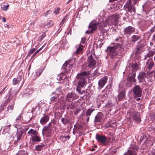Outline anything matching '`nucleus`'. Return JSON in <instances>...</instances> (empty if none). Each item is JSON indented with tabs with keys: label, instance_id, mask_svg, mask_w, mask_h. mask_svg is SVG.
<instances>
[{
	"label": "nucleus",
	"instance_id": "4d7b16f0",
	"mask_svg": "<svg viewBox=\"0 0 155 155\" xmlns=\"http://www.w3.org/2000/svg\"><path fill=\"white\" fill-rule=\"evenodd\" d=\"M60 10V8L59 7L57 9L55 10L54 12L56 14H59Z\"/></svg>",
	"mask_w": 155,
	"mask_h": 155
},
{
	"label": "nucleus",
	"instance_id": "2f4dec72",
	"mask_svg": "<svg viewBox=\"0 0 155 155\" xmlns=\"http://www.w3.org/2000/svg\"><path fill=\"white\" fill-rule=\"evenodd\" d=\"M44 70V68H40L36 70L35 73L36 77H38L41 74Z\"/></svg>",
	"mask_w": 155,
	"mask_h": 155
},
{
	"label": "nucleus",
	"instance_id": "6ab92c4d",
	"mask_svg": "<svg viewBox=\"0 0 155 155\" xmlns=\"http://www.w3.org/2000/svg\"><path fill=\"white\" fill-rule=\"evenodd\" d=\"M126 90L125 88H122L121 91L119 93L117 98L118 100L121 101L126 96Z\"/></svg>",
	"mask_w": 155,
	"mask_h": 155
},
{
	"label": "nucleus",
	"instance_id": "72a5a7b5",
	"mask_svg": "<svg viewBox=\"0 0 155 155\" xmlns=\"http://www.w3.org/2000/svg\"><path fill=\"white\" fill-rule=\"evenodd\" d=\"M131 68L133 73L134 72H135V71L137 70L138 68L137 64L136 63L132 64L131 65Z\"/></svg>",
	"mask_w": 155,
	"mask_h": 155
},
{
	"label": "nucleus",
	"instance_id": "3c124183",
	"mask_svg": "<svg viewBox=\"0 0 155 155\" xmlns=\"http://www.w3.org/2000/svg\"><path fill=\"white\" fill-rule=\"evenodd\" d=\"M107 92H105V93H102V92L101 93V98H106L107 97Z\"/></svg>",
	"mask_w": 155,
	"mask_h": 155
},
{
	"label": "nucleus",
	"instance_id": "052dcab7",
	"mask_svg": "<svg viewBox=\"0 0 155 155\" xmlns=\"http://www.w3.org/2000/svg\"><path fill=\"white\" fill-rule=\"evenodd\" d=\"M133 1V3L134 5H135L138 2L141 0H132Z\"/></svg>",
	"mask_w": 155,
	"mask_h": 155
},
{
	"label": "nucleus",
	"instance_id": "c03bdc74",
	"mask_svg": "<svg viewBox=\"0 0 155 155\" xmlns=\"http://www.w3.org/2000/svg\"><path fill=\"white\" fill-rule=\"evenodd\" d=\"M130 102L128 101H125L123 104L122 107L123 108H124L127 109V108H129V106Z\"/></svg>",
	"mask_w": 155,
	"mask_h": 155
},
{
	"label": "nucleus",
	"instance_id": "864d4df0",
	"mask_svg": "<svg viewBox=\"0 0 155 155\" xmlns=\"http://www.w3.org/2000/svg\"><path fill=\"white\" fill-rule=\"evenodd\" d=\"M9 6V5L8 4L7 5H3L2 6V8L4 11H6L8 8Z\"/></svg>",
	"mask_w": 155,
	"mask_h": 155
},
{
	"label": "nucleus",
	"instance_id": "49530a36",
	"mask_svg": "<svg viewBox=\"0 0 155 155\" xmlns=\"http://www.w3.org/2000/svg\"><path fill=\"white\" fill-rule=\"evenodd\" d=\"M58 97V96L57 95L51 97L50 98V101L52 102H55Z\"/></svg>",
	"mask_w": 155,
	"mask_h": 155
},
{
	"label": "nucleus",
	"instance_id": "473e14b6",
	"mask_svg": "<svg viewBox=\"0 0 155 155\" xmlns=\"http://www.w3.org/2000/svg\"><path fill=\"white\" fill-rule=\"evenodd\" d=\"M82 88L81 87H79L78 86H77L76 91L78 93L81 94H82L83 93L85 94L86 92V91L85 90H82Z\"/></svg>",
	"mask_w": 155,
	"mask_h": 155
},
{
	"label": "nucleus",
	"instance_id": "9d476101",
	"mask_svg": "<svg viewBox=\"0 0 155 155\" xmlns=\"http://www.w3.org/2000/svg\"><path fill=\"white\" fill-rule=\"evenodd\" d=\"M78 97V96L74 92H68L66 95V100L67 101L72 102L74 100L77 99Z\"/></svg>",
	"mask_w": 155,
	"mask_h": 155
},
{
	"label": "nucleus",
	"instance_id": "680f3d73",
	"mask_svg": "<svg viewBox=\"0 0 155 155\" xmlns=\"http://www.w3.org/2000/svg\"><path fill=\"white\" fill-rule=\"evenodd\" d=\"M107 24V23H105L103 21L101 22V24H102V26L103 27H106Z\"/></svg>",
	"mask_w": 155,
	"mask_h": 155
},
{
	"label": "nucleus",
	"instance_id": "423d86ee",
	"mask_svg": "<svg viewBox=\"0 0 155 155\" xmlns=\"http://www.w3.org/2000/svg\"><path fill=\"white\" fill-rule=\"evenodd\" d=\"M132 91L133 92V96L135 98L141 96L142 90L139 86L135 85L133 88Z\"/></svg>",
	"mask_w": 155,
	"mask_h": 155
},
{
	"label": "nucleus",
	"instance_id": "7c9ffc66",
	"mask_svg": "<svg viewBox=\"0 0 155 155\" xmlns=\"http://www.w3.org/2000/svg\"><path fill=\"white\" fill-rule=\"evenodd\" d=\"M112 85L110 84L107 85L106 87L102 91V93H105V92H109L112 90Z\"/></svg>",
	"mask_w": 155,
	"mask_h": 155
},
{
	"label": "nucleus",
	"instance_id": "c85d7f7f",
	"mask_svg": "<svg viewBox=\"0 0 155 155\" xmlns=\"http://www.w3.org/2000/svg\"><path fill=\"white\" fill-rule=\"evenodd\" d=\"M61 121L64 125H65L70 123V119L69 118H62Z\"/></svg>",
	"mask_w": 155,
	"mask_h": 155
},
{
	"label": "nucleus",
	"instance_id": "13d9d810",
	"mask_svg": "<svg viewBox=\"0 0 155 155\" xmlns=\"http://www.w3.org/2000/svg\"><path fill=\"white\" fill-rule=\"evenodd\" d=\"M10 125H8L7 126H6L4 127V130H6V131H8L10 129Z\"/></svg>",
	"mask_w": 155,
	"mask_h": 155
},
{
	"label": "nucleus",
	"instance_id": "79ce46f5",
	"mask_svg": "<svg viewBox=\"0 0 155 155\" xmlns=\"http://www.w3.org/2000/svg\"><path fill=\"white\" fill-rule=\"evenodd\" d=\"M45 147V145L44 144L38 145L35 147V149L37 151H40Z\"/></svg>",
	"mask_w": 155,
	"mask_h": 155
},
{
	"label": "nucleus",
	"instance_id": "0eeeda50",
	"mask_svg": "<svg viewBox=\"0 0 155 155\" xmlns=\"http://www.w3.org/2000/svg\"><path fill=\"white\" fill-rule=\"evenodd\" d=\"M136 73L133 72L132 74H130L127 79V82L126 83V86L127 87H131L133 84V83L137 81L135 79Z\"/></svg>",
	"mask_w": 155,
	"mask_h": 155
},
{
	"label": "nucleus",
	"instance_id": "4468645a",
	"mask_svg": "<svg viewBox=\"0 0 155 155\" xmlns=\"http://www.w3.org/2000/svg\"><path fill=\"white\" fill-rule=\"evenodd\" d=\"M147 73L144 72H141L139 73L137 78L139 83H141L143 82L146 83L145 78L147 77Z\"/></svg>",
	"mask_w": 155,
	"mask_h": 155
},
{
	"label": "nucleus",
	"instance_id": "cd10ccee",
	"mask_svg": "<svg viewBox=\"0 0 155 155\" xmlns=\"http://www.w3.org/2000/svg\"><path fill=\"white\" fill-rule=\"evenodd\" d=\"M28 134L29 136H30L32 137V136L35 135L36 134H38V133L36 130L31 129L28 132Z\"/></svg>",
	"mask_w": 155,
	"mask_h": 155
},
{
	"label": "nucleus",
	"instance_id": "5fc2aeb1",
	"mask_svg": "<svg viewBox=\"0 0 155 155\" xmlns=\"http://www.w3.org/2000/svg\"><path fill=\"white\" fill-rule=\"evenodd\" d=\"M54 24V23L51 21H50L47 23V25L48 27H50L52 26Z\"/></svg>",
	"mask_w": 155,
	"mask_h": 155
},
{
	"label": "nucleus",
	"instance_id": "0e129e2a",
	"mask_svg": "<svg viewBox=\"0 0 155 155\" xmlns=\"http://www.w3.org/2000/svg\"><path fill=\"white\" fill-rule=\"evenodd\" d=\"M68 15H65V16L64 17V18H63V19L62 20V21H64L65 22L66 21Z\"/></svg>",
	"mask_w": 155,
	"mask_h": 155
},
{
	"label": "nucleus",
	"instance_id": "de8ad7c7",
	"mask_svg": "<svg viewBox=\"0 0 155 155\" xmlns=\"http://www.w3.org/2000/svg\"><path fill=\"white\" fill-rule=\"evenodd\" d=\"M114 104L111 101H109L106 104L105 106L107 107L110 108L113 106Z\"/></svg>",
	"mask_w": 155,
	"mask_h": 155
},
{
	"label": "nucleus",
	"instance_id": "09e8293b",
	"mask_svg": "<svg viewBox=\"0 0 155 155\" xmlns=\"http://www.w3.org/2000/svg\"><path fill=\"white\" fill-rule=\"evenodd\" d=\"M36 50V48H34L31 49L28 51L27 56H29L30 55L33 53Z\"/></svg>",
	"mask_w": 155,
	"mask_h": 155
},
{
	"label": "nucleus",
	"instance_id": "6e6552de",
	"mask_svg": "<svg viewBox=\"0 0 155 155\" xmlns=\"http://www.w3.org/2000/svg\"><path fill=\"white\" fill-rule=\"evenodd\" d=\"M52 128L48 125L45 126L42 130L43 135H45L47 137L51 136L53 133Z\"/></svg>",
	"mask_w": 155,
	"mask_h": 155
},
{
	"label": "nucleus",
	"instance_id": "4be33fe9",
	"mask_svg": "<svg viewBox=\"0 0 155 155\" xmlns=\"http://www.w3.org/2000/svg\"><path fill=\"white\" fill-rule=\"evenodd\" d=\"M146 65L148 69H152L154 65V62L152 58H150L146 62Z\"/></svg>",
	"mask_w": 155,
	"mask_h": 155
},
{
	"label": "nucleus",
	"instance_id": "c756f323",
	"mask_svg": "<svg viewBox=\"0 0 155 155\" xmlns=\"http://www.w3.org/2000/svg\"><path fill=\"white\" fill-rule=\"evenodd\" d=\"M124 155H137V154L136 151L130 149L128 150L127 152L124 154Z\"/></svg>",
	"mask_w": 155,
	"mask_h": 155
},
{
	"label": "nucleus",
	"instance_id": "4c0bfd02",
	"mask_svg": "<svg viewBox=\"0 0 155 155\" xmlns=\"http://www.w3.org/2000/svg\"><path fill=\"white\" fill-rule=\"evenodd\" d=\"M94 109L92 108H90L86 111V117H88L91 115V113L94 110Z\"/></svg>",
	"mask_w": 155,
	"mask_h": 155
},
{
	"label": "nucleus",
	"instance_id": "20e7f679",
	"mask_svg": "<svg viewBox=\"0 0 155 155\" xmlns=\"http://www.w3.org/2000/svg\"><path fill=\"white\" fill-rule=\"evenodd\" d=\"M87 62L88 66H86L85 65H83V68L84 69H87L88 68H90L93 69L95 67L96 61L94 58L92 54L88 57Z\"/></svg>",
	"mask_w": 155,
	"mask_h": 155
},
{
	"label": "nucleus",
	"instance_id": "a19ab883",
	"mask_svg": "<svg viewBox=\"0 0 155 155\" xmlns=\"http://www.w3.org/2000/svg\"><path fill=\"white\" fill-rule=\"evenodd\" d=\"M35 116H32L31 117H30L27 115H26L24 117V119H25L26 118H28L27 120H25V123H27L29 121L31 120L32 119H34L35 118Z\"/></svg>",
	"mask_w": 155,
	"mask_h": 155
},
{
	"label": "nucleus",
	"instance_id": "412c9836",
	"mask_svg": "<svg viewBox=\"0 0 155 155\" xmlns=\"http://www.w3.org/2000/svg\"><path fill=\"white\" fill-rule=\"evenodd\" d=\"M49 115L43 114V116L41 118L40 123L42 125H45L49 120Z\"/></svg>",
	"mask_w": 155,
	"mask_h": 155
},
{
	"label": "nucleus",
	"instance_id": "774afa93",
	"mask_svg": "<svg viewBox=\"0 0 155 155\" xmlns=\"http://www.w3.org/2000/svg\"><path fill=\"white\" fill-rule=\"evenodd\" d=\"M14 107V105H12L8 107V109H10L11 110H12Z\"/></svg>",
	"mask_w": 155,
	"mask_h": 155
},
{
	"label": "nucleus",
	"instance_id": "338daca9",
	"mask_svg": "<svg viewBox=\"0 0 155 155\" xmlns=\"http://www.w3.org/2000/svg\"><path fill=\"white\" fill-rule=\"evenodd\" d=\"M64 105V108H66L67 110H69V109H73L72 107H70L68 105H67V106L66 105H65V104Z\"/></svg>",
	"mask_w": 155,
	"mask_h": 155
},
{
	"label": "nucleus",
	"instance_id": "37998d69",
	"mask_svg": "<svg viewBox=\"0 0 155 155\" xmlns=\"http://www.w3.org/2000/svg\"><path fill=\"white\" fill-rule=\"evenodd\" d=\"M56 92H57V95H58L59 94H62V91L61 89V88L60 87H58L56 89Z\"/></svg>",
	"mask_w": 155,
	"mask_h": 155
},
{
	"label": "nucleus",
	"instance_id": "aec40b11",
	"mask_svg": "<svg viewBox=\"0 0 155 155\" xmlns=\"http://www.w3.org/2000/svg\"><path fill=\"white\" fill-rule=\"evenodd\" d=\"M104 116V115L102 113L98 112L95 117L94 123H96L101 122Z\"/></svg>",
	"mask_w": 155,
	"mask_h": 155
},
{
	"label": "nucleus",
	"instance_id": "f8f14e48",
	"mask_svg": "<svg viewBox=\"0 0 155 155\" xmlns=\"http://www.w3.org/2000/svg\"><path fill=\"white\" fill-rule=\"evenodd\" d=\"M119 17L118 15H114L108 19L107 23L110 25H116L119 21Z\"/></svg>",
	"mask_w": 155,
	"mask_h": 155
},
{
	"label": "nucleus",
	"instance_id": "393cba45",
	"mask_svg": "<svg viewBox=\"0 0 155 155\" xmlns=\"http://www.w3.org/2000/svg\"><path fill=\"white\" fill-rule=\"evenodd\" d=\"M63 73L64 74V75H63L64 81L65 80L67 81L68 79L69 78V77L71 76V73L70 72V71H67L66 70H65L64 72Z\"/></svg>",
	"mask_w": 155,
	"mask_h": 155
},
{
	"label": "nucleus",
	"instance_id": "1a4fd4ad",
	"mask_svg": "<svg viewBox=\"0 0 155 155\" xmlns=\"http://www.w3.org/2000/svg\"><path fill=\"white\" fill-rule=\"evenodd\" d=\"M95 138L98 143H100L103 145H106L107 142V139L105 136L97 134Z\"/></svg>",
	"mask_w": 155,
	"mask_h": 155
},
{
	"label": "nucleus",
	"instance_id": "b1692460",
	"mask_svg": "<svg viewBox=\"0 0 155 155\" xmlns=\"http://www.w3.org/2000/svg\"><path fill=\"white\" fill-rule=\"evenodd\" d=\"M56 124V121L55 120V119H53L48 125L52 128H54L55 129L54 130V132H55L56 134H57L58 133V132L56 131V129H57V128L56 126H55Z\"/></svg>",
	"mask_w": 155,
	"mask_h": 155
},
{
	"label": "nucleus",
	"instance_id": "2eb2a0df",
	"mask_svg": "<svg viewBox=\"0 0 155 155\" xmlns=\"http://www.w3.org/2000/svg\"><path fill=\"white\" fill-rule=\"evenodd\" d=\"M97 23L95 21H93L90 23L89 25V28H91V30L87 31L86 33L87 34H91L94 31H95L97 28Z\"/></svg>",
	"mask_w": 155,
	"mask_h": 155
},
{
	"label": "nucleus",
	"instance_id": "ea45409f",
	"mask_svg": "<svg viewBox=\"0 0 155 155\" xmlns=\"http://www.w3.org/2000/svg\"><path fill=\"white\" fill-rule=\"evenodd\" d=\"M83 46L81 45V44H80L79 47L77 48L75 53L76 54H79L83 50Z\"/></svg>",
	"mask_w": 155,
	"mask_h": 155
},
{
	"label": "nucleus",
	"instance_id": "7ed1b4c3",
	"mask_svg": "<svg viewBox=\"0 0 155 155\" xmlns=\"http://www.w3.org/2000/svg\"><path fill=\"white\" fill-rule=\"evenodd\" d=\"M146 45V42L142 41L141 40H140V41L138 42L137 45L135 50V54L137 56H138L140 52L144 50L145 47Z\"/></svg>",
	"mask_w": 155,
	"mask_h": 155
},
{
	"label": "nucleus",
	"instance_id": "f3484780",
	"mask_svg": "<svg viewBox=\"0 0 155 155\" xmlns=\"http://www.w3.org/2000/svg\"><path fill=\"white\" fill-rule=\"evenodd\" d=\"M151 137L148 134H145L143 136H142L140 138V141L141 142L144 141V143L147 144V143L150 141Z\"/></svg>",
	"mask_w": 155,
	"mask_h": 155
},
{
	"label": "nucleus",
	"instance_id": "dca6fc26",
	"mask_svg": "<svg viewBox=\"0 0 155 155\" xmlns=\"http://www.w3.org/2000/svg\"><path fill=\"white\" fill-rule=\"evenodd\" d=\"M108 79V77L107 76L102 78L98 81V88L101 89L107 83Z\"/></svg>",
	"mask_w": 155,
	"mask_h": 155
},
{
	"label": "nucleus",
	"instance_id": "bb28decb",
	"mask_svg": "<svg viewBox=\"0 0 155 155\" xmlns=\"http://www.w3.org/2000/svg\"><path fill=\"white\" fill-rule=\"evenodd\" d=\"M22 79V76L21 75L18 76L16 78H14L13 80V84L15 85L18 84Z\"/></svg>",
	"mask_w": 155,
	"mask_h": 155
},
{
	"label": "nucleus",
	"instance_id": "a18cd8bd",
	"mask_svg": "<svg viewBox=\"0 0 155 155\" xmlns=\"http://www.w3.org/2000/svg\"><path fill=\"white\" fill-rule=\"evenodd\" d=\"M131 149L132 150H134L136 152V151H137L138 148L137 146L134 144H133L131 145L130 147L129 148V149Z\"/></svg>",
	"mask_w": 155,
	"mask_h": 155
},
{
	"label": "nucleus",
	"instance_id": "8fccbe9b",
	"mask_svg": "<svg viewBox=\"0 0 155 155\" xmlns=\"http://www.w3.org/2000/svg\"><path fill=\"white\" fill-rule=\"evenodd\" d=\"M81 110V109H80V108H77L76 110L74 112V114L75 115L77 116V114L80 112Z\"/></svg>",
	"mask_w": 155,
	"mask_h": 155
},
{
	"label": "nucleus",
	"instance_id": "e2e57ef3",
	"mask_svg": "<svg viewBox=\"0 0 155 155\" xmlns=\"http://www.w3.org/2000/svg\"><path fill=\"white\" fill-rule=\"evenodd\" d=\"M86 39L84 38H82L81 39V43L83 44H84L85 43Z\"/></svg>",
	"mask_w": 155,
	"mask_h": 155
},
{
	"label": "nucleus",
	"instance_id": "9b49d317",
	"mask_svg": "<svg viewBox=\"0 0 155 155\" xmlns=\"http://www.w3.org/2000/svg\"><path fill=\"white\" fill-rule=\"evenodd\" d=\"M135 31V28L131 26H129L124 28V34L127 37L130 36Z\"/></svg>",
	"mask_w": 155,
	"mask_h": 155
},
{
	"label": "nucleus",
	"instance_id": "5701e85b",
	"mask_svg": "<svg viewBox=\"0 0 155 155\" xmlns=\"http://www.w3.org/2000/svg\"><path fill=\"white\" fill-rule=\"evenodd\" d=\"M141 38V36L140 35H133L131 37V41L132 42L135 43L137 41L140 39Z\"/></svg>",
	"mask_w": 155,
	"mask_h": 155
},
{
	"label": "nucleus",
	"instance_id": "c9c22d12",
	"mask_svg": "<svg viewBox=\"0 0 155 155\" xmlns=\"http://www.w3.org/2000/svg\"><path fill=\"white\" fill-rule=\"evenodd\" d=\"M129 106V109L130 110H133L136 107V104L134 103L130 102Z\"/></svg>",
	"mask_w": 155,
	"mask_h": 155
},
{
	"label": "nucleus",
	"instance_id": "a211bd4d",
	"mask_svg": "<svg viewBox=\"0 0 155 155\" xmlns=\"http://www.w3.org/2000/svg\"><path fill=\"white\" fill-rule=\"evenodd\" d=\"M133 119L137 123H140L141 121L140 113L138 112L134 111L133 113Z\"/></svg>",
	"mask_w": 155,
	"mask_h": 155
},
{
	"label": "nucleus",
	"instance_id": "f257e3e1",
	"mask_svg": "<svg viewBox=\"0 0 155 155\" xmlns=\"http://www.w3.org/2000/svg\"><path fill=\"white\" fill-rule=\"evenodd\" d=\"M120 50L121 52L124 50L123 46L120 44H116L113 46H109L106 50V52L108 51V54L110 58L115 59L119 55V52L118 50Z\"/></svg>",
	"mask_w": 155,
	"mask_h": 155
},
{
	"label": "nucleus",
	"instance_id": "39448f33",
	"mask_svg": "<svg viewBox=\"0 0 155 155\" xmlns=\"http://www.w3.org/2000/svg\"><path fill=\"white\" fill-rule=\"evenodd\" d=\"M133 1L132 0H127L125 4L124 8L126 11H128L130 13L135 12V8L134 6Z\"/></svg>",
	"mask_w": 155,
	"mask_h": 155
},
{
	"label": "nucleus",
	"instance_id": "58836bf2",
	"mask_svg": "<svg viewBox=\"0 0 155 155\" xmlns=\"http://www.w3.org/2000/svg\"><path fill=\"white\" fill-rule=\"evenodd\" d=\"M28 153L24 150H19L18 153L17 155H28Z\"/></svg>",
	"mask_w": 155,
	"mask_h": 155
},
{
	"label": "nucleus",
	"instance_id": "bf43d9fd",
	"mask_svg": "<svg viewBox=\"0 0 155 155\" xmlns=\"http://www.w3.org/2000/svg\"><path fill=\"white\" fill-rule=\"evenodd\" d=\"M68 64V63L67 62H65L63 65V68L65 69L64 71H65V70H66V71H67V69H65V67H66L67 66V65Z\"/></svg>",
	"mask_w": 155,
	"mask_h": 155
},
{
	"label": "nucleus",
	"instance_id": "69168bd1",
	"mask_svg": "<svg viewBox=\"0 0 155 155\" xmlns=\"http://www.w3.org/2000/svg\"><path fill=\"white\" fill-rule=\"evenodd\" d=\"M116 124L115 122H113L112 123V124H110L109 125V126L110 127H114L116 126Z\"/></svg>",
	"mask_w": 155,
	"mask_h": 155
},
{
	"label": "nucleus",
	"instance_id": "a878e982",
	"mask_svg": "<svg viewBox=\"0 0 155 155\" xmlns=\"http://www.w3.org/2000/svg\"><path fill=\"white\" fill-rule=\"evenodd\" d=\"M38 134H36L35 135L32 137L31 138V140L32 142H38L41 141V137Z\"/></svg>",
	"mask_w": 155,
	"mask_h": 155
},
{
	"label": "nucleus",
	"instance_id": "f03ea898",
	"mask_svg": "<svg viewBox=\"0 0 155 155\" xmlns=\"http://www.w3.org/2000/svg\"><path fill=\"white\" fill-rule=\"evenodd\" d=\"M90 74L89 71H84L78 74L77 76L78 84L77 86L83 87L86 83V79Z\"/></svg>",
	"mask_w": 155,
	"mask_h": 155
},
{
	"label": "nucleus",
	"instance_id": "ddd939ff",
	"mask_svg": "<svg viewBox=\"0 0 155 155\" xmlns=\"http://www.w3.org/2000/svg\"><path fill=\"white\" fill-rule=\"evenodd\" d=\"M155 48V46H154ZM148 52L145 56L144 60H146L147 58H150L152 57L155 54V48H152L151 47H148Z\"/></svg>",
	"mask_w": 155,
	"mask_h": 155
},
{
	"label": "nucleus",
	"instance_id": "f704fd0d",
	"mask_svg": "<svg viewBox=\"0 0 155 155\" xmlns=\"http://www.w3.org/2000/svg\"><path fill=\"white\" fill-rule=\"evenodd\" d=\"M63 74H60V75H58L57 77V79L60 81V82H59L61 83H63L64 82V80H63Z\"/></svg>",
	"mask_w": 155,
	"mask_h": 155
},
{
	"label": "nucleus",
	"instance_id": "e433bc0d",
	"mask_svg": "<svg viewBox=\"0 0 155 155\" xmlns=\"http://www.w3.org/2000/svg\"><path fill=\"white\" fill-rule=\"evenodd\" d=\"M150 76V74L148 73L147 75V77L146 78L147 79V83L151 85L152 84L153 80L152 79L151 77Z\"/></svg>",
	"mask_w": 155,
	"mask_h": 155
},
{
	"label": "nucleus",
	"instance_id": "603ef678",
	"mask_svg": "<svg viewBox=\"0 0 155 155\" xmlns=\"http://www.w3.org/2000/svg\"><path fill=\"white\" fill-rule=\"evenodd\" d=\"M7 105V102L6 101L5 103H2L0 106V108L2 110H4V107H5Z\"/></svg>",
	"mask_w": 155,
	"mask_h": 155
},
{
	"label": "nucleus",
	"instance_id": "6e6d98bb",
	"mask_svg": "<svg viewBox=\"0 0 155 155\" xmlns=\"http://www.w3.org/2000/svg\"><path fill=\"white\" fill-rule=\"evenodd\" d=\"M22 136L21 134H18L17 135V141H20L21 138V137Z\"/></svg>",
	"mask_w": 155,
	"mask_h": 155
}]
</instances>
